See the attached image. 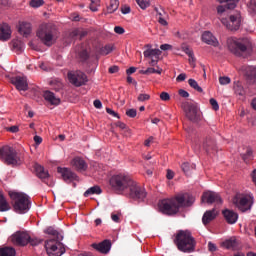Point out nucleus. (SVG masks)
Wrapping results in <instances>:
<instances>
[{
	"label": "nucleus",
	"instance_id": "1",
	"mask_svg": "<svg viewBox=\"0 0 256 256\" xmlns=\"http://www.w3.org/2000/svg\"><path fill=\"white\" fill-rule=\"evenodd\" d=\"M195 203V197L189 193H180L170 199L160 200L158 209L164 215H177L180 209L191 207Z\"/></svg>",
	"mask_w": 256,
	"mask_h": 256
},
{
	"label": "nucleus",
	"instance_id": "2",
	"mask_svg": "<svg viewBox=\"0 0 256 256\" xmlns=\"http://www.w3.org/2000/svg\"><path fill=\"white\" fill-rule=\"evenodd\" d=\"M173 243L182 253H194L197 247V241L189 230H179L174 236Z\"/></svg>",
	"mask_w": 256,
	"mask_h": 256
},
{
	"label": "nucleus",
	"instance_id": "3",
	"mask_svg": "<svg viewBox=\"0 0 256 256\" xmlns=\"http://www.w3.org/2000/svg\"><path fill=\"white\" fill-rule=\"evenodd\" d=\"M8 195L15 213L23 215L31 209V200L27 194L23 192L10 191Z\"/></svg>",
	"mask_w": 256,
	"mask_h": 256
},
{
	"label": "nucleus",
	"instance_id": "4",
	"mask_svg": "<svg viewBox=\"0 0 256 256\" xmlns=\"http://www.w3.org/2000/svg\"><path fill=\"white\" fill-rule=\"evenodd\" d=\"M229 51L238 57L247 56L251 53V41L249 38H229L227 40Z\"/></svg>",
	"mask_w": 256,
	"mask_h": 256
},
{
	"label": "nucleus",
	"instance_id": "5",
	"mask_svg": "<svg viewBox=\"0 0 256 256\" xmlns=\"http://www.w3.org/2000/svg\"><path fill=\"white\" fill-rule=\"evenodd\" d=\"M134 180L131 179V176L120 173L113 175L109 180V185L120 195H124L128 187L133 183Z\"/></svg>",
	"mask_w": 256,
	"mask_h": 256
},
{
	"label": "nucleus",
	"instance_id": "6",
	"mask_svg": "<svg viewBox=\"0 0 256 256\" xmlns=\"http://www.w3.org/2000/svg\"><path fill=\"white\" fill-rule=\"evenodd\" d=\"M37 37L40 38L44 45L51 47L55 37V26L53 24L40 25L37 31Z\"/></svg>",
	"mask_w": 256,
	"mask_h": 256
},
{
	"label": "nucleus",
	"instance_id": "7",
	"mask_svg": "<svg viewBox=\"0 0 256 256\" xmlns=\"http://www.w3.org/2000/svg\"><path fill=\"white\" fill-rule=\"evenodd\" d=\"M0 159L6 165H19L21 163V159H19V155H17V151L10 146H2L0 147Z\"/></svg>",
	"mask_w": 256,
	"mask_h": 256
},
{
	"label": "nucleus",
	"instance_id": "8",
	"mask_svg": "<svg viewBox=\"0 0 256 256\" xmlns=\"http://www.w3.org/2000/svg\"><path fill=\"white\" fill-rule=\"evenodd\" d=\"M123 195L125 197H129V199H133L134 201H145L147 192L145 191V188L141 187L137 182H135V180H133L132 184L129 185Z\"/></svg>",
	"mask_w": 256,
	"mask_h": 256
},
{
	"label": "nucleus",
	"instance_id": "9",
	"mask_svg": "<svg viewBox=\"0 0 256 256\" xmlns=\"http://www.w3.org/2000/svg\"><path fill=\"white\" fill-rule=\"evenodd\" d=\"M46 253L49 256H61L65 253V246L61 240L49 239L45 242Z\"/></svg>",
	"mask_w": 256,
	"mask_h": 256
},
{
	"label": "nucleus",
	"instance_id": "10",
	"mask_svg": "<svg viewBox=\"0 0 256 256\" xmlns=\"http://www.w3.org/2000/svg\"><path fill=\"white\" fill-rule=\"evenodd\" d=\"M221 23H223L229 31H238L239 27H241V13H232L229 16V20H227V18H222Z\"/></svg>",
	"mask_w": 256,
	"mask_h": 256
},
{
	"label": "nucleus",
	"instance_id": "11",
	"mask_svg": "<svg viewBox=\"0 0 256 256\" xmlns=\"http://www.w3.org/2000/svg\"><path fill=\"white\" fill-rule=\"evenodd\" d=\"M183 110L189 121H192V123H197L199 121V107L197 106V103L185 102L183 104Z\"/></svg>",
	"mask_w": 256,
	"mask_h": 256
},
{
	"label": "nucleus",
	"instance_id": "12",
	"mask_svg": "<svg viewBox=\"0 0 256 256\" xmlns=\"http://www.w3.org/2000/svg\"><path fill=\"white\" fill-rule=\"evenodd\" d=\"M68 79L75 87H83V85H85V83L88 81L87 75L81 71L68 73Z\"/></svg>",
	"mask_w": 256,
	"mask_h": 256
},
{
	"label": "nucleus",
	"instance_id": "13",
	"mask_svg": "<svg viewBox=\"0 0 256 256\" xmlns=\"http://www.w3.org/2000/svg\"><path fill=\"white\" fill-rule=\"evenodd\" d=\"M233 203H235L236 207L240 209V211H248L251 209V198L245 195H236L233 199Z\"/></svg>",
	"mask_w": 256,
	"mask_h": 256
},
{
	"label": "nucleus",
	"instance_id": "14",
	"mask_svg": "<svg viewBox=\"0 0 256 256\" xmlns=\"http://www.w3.org/2000/svg\"><path fill=\"white\" fill-rule=\"evenodd\" d=\"M10 241L13 245L25 247V245L29 244V235L27 232L18 231L10 237Z\"/></svg>",
	"mask_w": 256,
	"mask_h": 256
},
{
	"label": "nucleus",
	"instance_id": "15",
	"mask_svg": "<svg viewBox=\"0 0 256 256\" xmlns=\"http://www.w3.org/2000/svg\"><path fill=\"white\" fill-rule=\"evenodd\" d=\"M202 203H208L209 205L216 203V205H221L223 203V199L217 192L208 191L204 192L201 197Z\"/></svg>",
	"mask_w": 256,
	"mask_h": 256
},
{
	"label": "nucleus",
	"instance_id": "16",
	"mask_svg": "<svg viewBox=\"0 0 256 256\" xmlns=\"http://www.w3.org/2000/svg\"><path fill=\"white\" fill-rule=\"evenodd\" d=\"M10 81L18 91L29 90V83L27 82V77L25 76H15V77H12Z\"/></svg>",
	"mask_w": 256,
	"mask_h": 256
},
{
	"label": "nucleus",
	"instance_id": "17",
	"mask_svg": "<svg viewBox=\"0 0 256 256\" xmlns=\"http://www.w3.org/2000/svg\"><path fill=\"white\" fill-rule=\"evenodd\" d=\"M240 71L244 73L249 85L256 83V67L255 66H242Z\"/></svg>",
	"mask_w": 256,
	"mask_h": 256
},
{
	"label": "nucleus",
	"instance_id": "18",
	"mask_svg": "<svg viewBox=\"0 0 256 256\" xmlns=\"http://www.w3.org/2000/svg\"><path fill=\"white\" fill-rule=\"evenodd\" d=\"M57 171L61 174L63 181H65L66 183L67 181L71 183V181H77V179H79V176H77V174H75V172L71 171V169L69 168L58 167Z\"/></svg>",
	"mask_w": 256,
	"mask_h": 256
},
{
	"label": "nucleus",
	"instance_id": "19",
	"mask_svg": "<svg viewBox=\"0 0 256 256\" xmlns=\"http://www.w3.org/2000/svg\"><path fill=\"white\" fill-rule=\"evenodd\" d=\"M219 3H226L225 5H220L217 7V12L219 15L225 13V11H229V9H235L239 0H218Z\"/></svg>",
	"mask_w": 256,
	"mask_h": 256
},
{
	"label": "nucleus",
	"instance_id": "20",
	"mask_svg": "<svg viewBox=\"0 0 256 256\" xmlns=\"http://www.w3.org/2000/svg\"><path fill=\"white\" fill-rule=\"evenodd\" d=\"M87 31L83 28H75L73 29L68 36V43H73L74 41H77V39H83V37H86Z\"/></svg>",
	"mask_w": 256,
	"mask_h": 256
},
{
	"label": "nucleus",
	"instance_id": "21",
	"mask_svg": "<svg viewBox=\"0 0 256 256\" xmlns=\"http://www.w3.org/2000/svg\"><path fill=\"white\" fill-rule=\"evenodd\" d=\"M223 217L228 225H235L239 219V214L233 210L225 209L222 211Z\"/></svg>",
	"mask_w": 256,
	"mask_h": 256
},
{
	"label": "nucleus",
	"instance_id": "22",
	"mask_svg": "<svg viewBox=\"0 0 256 256\" xmlns=\"http://www.w3.org/2000/svg\"><path fill=\"white\" fill-rule=\"evenodd\" d=\"M72 167L76 170L79 171L80 173H83V171H87L89 165H87V162L81 157H75L71 161Z\"/></svg>",
	"mask_w": 256,
	"mask_h": 256
},
{
	"label": "nucleus",
	"instance_id": "23",
	"mask_svg": "<svg viewBox=\"0 0 256 256\" xmlns=\"http://www.w3.org/2000/svg\"><path fill=\"white\" fill-rule=\"evenodd\" d=\"M93 249L99 251V253H104L105 255L111 251V240H104L100 243L92 244Z\"/></svg>",
	"mask_w": 256,
	"mask_h": 256
},
{
	"label": "nucleus",
	"instance_id": "24",
	"mask_svg": "<svg viewBox=\"0 0 256 256\" xmlns=\"http://www.w3.org/2000/svg\"><path fill=\"white\" fill-rule=\"evenodd\" d=\"M202 41L207 45H212L213 47H217L219 45V41H217V38H215L213 33L210 31H206L202 34Z\"/></svg>",
	"mask_w": 256,
	"mask_h": 256
},
{
	"label": "nucleus",
	"instance_id": "25",
	"mask_svg": "<svg viewBox=\"0 0 256 256\" xmlns=\"http://www.w3.org/2000/svg\"><path fill=\"white\" fill-rule=\"evenodd\" d=\"M11 39V27L8 24H0V41H9Z\"/></svg>",
	"mask_w": 256,
	"mask_h": 256
},
{
	"label": "nucleus",
	"instance_id": "26",
	"mask_svg": "<svg viewBox=\"0 0 256 256\" xmlns=\"http://www.w3.org/2000/svg\"><path fill=\"white\" fill-rule=\"evenodd\" d=\"M43 97L45 101L50 103V105H59V103H61V99H59V97L55 96V93L49 90L44 92Z\"/></svg>",
	"mask_w": 256,
	"mask_h": 256
},
{
	"label": "nucleus",
	"instance_id": "27",
	"mask_svg": "<svg viewBox=\"0 0 256 256\" xmlns=\"http://www.w3.org/2000/svg\"><path fill=\"white\" fill-rule=\"evenodd\" d=\"M217 209L213 208L212 210H208L204 213L203 217H202V223L204 225H209V223H211V221H213L215 219V217H217Z\"/></svg>",
	"mask_w": 256,
	"mask_h": 256
},
{
	"label": "nucleus",
	"instance_id": "28",
	"mask_svg": "<svg viewBox=\"0 0 256 256\" xmlns=\"http://www.w3.org/2000/svg\"><path fill=\"white\" fill-rule=\"evenodd\" d=\"M222 247H225L226 249H231L232 251H237V249H239V241L237 240V238L232 237L222 242Z\"/></svg>",
	"mask_w": 256,
	"mask_h": 256
},
{
	"label": "nucleus",
	"instance_id": "29",
	"mask_svg": "<svg viewBox=\"0 0 256 256\" xmlns=\"http://www.w3.org/2000/svg\"><path fill=\"white\" fill-rule=\"evenodd\" d=\"M148 48L147 50L144 51V57H150L152 59H159L161 57V50L159 49H151V45L148 44L146 45Z\"/></svg>",
	"mask_w": 256,
	"mask_h": 256
},
{
	"label": "nucleus",
	"instance_id": "30",
	"mask_svg": "<svg viewBox=\"0 0 256 256\" xmlns=\"http://www.w3.org/2000/svg\"><path fill=\"white\" fill-rule=\"evenodd\" d=\"M34 169L36 171V175L39 179L42 181H45V179H49V172L45 170V168L39 164L34 165Z\"/></svg>",
	"mask_w": 256,
	"mask_h": 256
},
{
	"label": "nucleus",
	"instance_id": "31",
	"mask_svg": "<svg viewBox=\"0 0 256 256\" xmlns=\"http://www.w3.org/2000/svg\"><path fill=\"white\" fill-rule=\"evenodd\" d=\"M202 149H204L206 153H211V151H215L216 149L215 140L211 138H207L202 144Z\"/></svg>",
	"mask_w": 256,
	"mask_h": 256
},
{
	"label": "nucleus",
	"instance_id": "32",
	"mask_svg": "<svg viewBox=\"0 0 256 256\" xmlns=\"http://www.w3.org/2000/svg\"><path fill=\"white\" fill-rule=\"evenodd\" d=\"M18 31L20 35H23V37H29V35H31V23L22 22Z\"/></svg>",
	"mask_w": 256,
	"mask_h": 256
},
{
	"label": "nucleus",
	"instance_id": "33",
	"mask_svg": "<svg viewBox=\"0 0 256 256\" xmlns=\"http://www.w3.org/2000/svg\"><path fill=\"white\" fill-rule=\"evenodd\" d=\"M181 49H182V51L184 53H186V55H188L190 65H194V63H195V56L193 54V50L189 47V45L182 44L181 45Z\"/></svg>",
	"mask_w": 256,
	"mask_h": 256
},
{
	"label": "nucleus",
	"instance_id": "34",
	"mask_svg": "<svg viewBox=\"0 0 256 256\" xmlns=\"http://www.w3.org/2000/svg\"><path fill=\"white\" fill-rule=\"evenodd\" d=\"M6 211H11V205L7 201V198L3 194H0V212L5 213Z\"/></svg>",
	"mask_w": 256,
	"mask_h": 256
},
{
	"label": "nucleus",
	"instance_id": "35",
	"mask_svg": "<svg viewBox=\"0 0 256 256\" xmlns=\"http://www.w3.org/2000/svg\"><path fill=\"white\" fill-rule=\"evenodd\" d=\"M44 233H46L47 235H52V239H56L58 241H63V236L61 234H59V232L57 230H55V228L53 227H48Z\"/></svg>",
	"mask_w": 256,
	"mask_h": 256
},
{
	"label": "nucleus",
	"instance_id": "36",
	"mask_svg": "<svg viewBox=\"0 0 256 256\" xmlns=\"http://www.w3.org/2000/svg\"><path fill=\"white\" fill-rule=\"evenodd\" d=\"M102 190L101 187L99 186H93L91 188H89L85 193H84V197H89V195H101Z\"/></svg>",
	"mask_w": 256,
	"mask_h": 256
},
{
	"label": "nucleus",
	"instance_id": "37",
	"mask_svg": "<svg viewBox=\"0 0 256 256\" xmlns=\"http://www.w3.org/2000/svg\"><path fill=\"white\" fill-rule=\"evenodd\" d=\"M16 252L12 247L0 248V256H15Z\"/></svg>",
	"mask_w": 256,
	"mask_h": 256
},
{
	"label": "nucleus",
	"instance_id": "38",
	"mask_svg": "<svg viewBox=\"0 0 256 256\" xmlns=\"http://www.w3.org/2000/svg\"><path fill=\"white\" fill-rule=\"evenodd\" d=\"M119 9V0H110V4L107 7L108 13H115Z\"/></svg>",
	"mask_w": 256,
	"mask_h": 256
},
{
	"label": "nucleus",
	"instance_id": "39",
	"mask_svg": "<svg viewBox=\"0 0 256 256\" xmlns=\"http://www.w3.org/2000/svg\"><path fill=\"white\" fill-rule=\"evenodd\" d=\"M181 169L185 175H189L191 173V170L195 169V165L189 164V162H184L181 165Z\"/></svg>",
	"mask_w": 256,
	"mask_h": 256
},
{
	"label": "nucleus",
	"instance_id": "40",
	"mask_svg": "<svg viewBox=\"0 0 256 256\" xmlns=\"http://www.w3.org/2000/svg\"><path fill=\"white\" fill-rule=\"evenodd\" d=\"M188 85L192 87V89H195V91H198V93H203V88L199 86V83L195 81V79H189L188 80Z\"/></svg>",
	"mask_w": 256,
	"mask_h": 256
},
{
	"label": "nucleus",
	"instance_id": "41",
	"mask_svg": "<svg viewBox=\"0 0 256 256\" xmlns=\"http://www.w3.org/2000/svg\"><path fill=\"white\" fill-rule=\"evenodd\" d=\"M242 159L243 161H245L246 163H249V161H251V159H253V150H251L250 148L247 149L246 153L242 155Z\"/></svg>",
	"mask_w": 256,
	"mask_h": 256
},
{
	"label": "nucleus",
	"instance_id": "42",
	"mask_svg": "<svg viewBox=\"0 0 256 256\" xmlns=\"http://www.w3.org/2000/svg\"><path fill=\"white\" fill-rule=\"evenodd\" d=\"M23 47H25V44L23 42L16 40L13 42V48L18 52L21 53L23 51Z\"/></svg>",
	"mask_w": 256,
	"mask_h": 256
},
{
	"label": "nucleus",
	"instance_id": "43",
	"mask_svg": "<svg viewBox=\"0 0 256 256\" xmlns=\"http://www.w3.org/2000/svg\"><path fill=\"white\" fill-rule=\"evenodd\" d=\"M43 5H45L44 0H30V6H32L34 9L43 7Z\"/></svg>",
	"mask_w": 256,
	"mask_h": 256
},
{
	"label": "nucleus",
	"instance_id": "44",
	"mask_svg": "<svg viewBox=\"0 0 256 256\" xmlns=\"http://www.w3.org/2000/svg\"><path fill=\"white\" fill-rule=\"evenodd\" d=\"M157 69L150 67L146 69L147 75H152L153 73H157V75H161L163 73V69L159 68V66H156Z\"/></svg>",
	"mask_w": 256,
	"mask_h": 256
},
{
	"label": "nucleus",
	"instance_id": "45",
	"mask_svg": "<svg viewBox=\"0 0 256 256\" xmlns=\"http://www.w3.org/2000/svg\"><path fill=\"white\" fill-rule=\"evenodd\" d=\"M51 85L53 86L54 91H61V89H63V83L61 81H52Z\"/></svg>",
	"mask_w": 256,
	"mask_h": 256
},
{
	"label": "nucleus",
	"instance_id": "46",
	"mask_svg": "<svg viewBox=\"0 0 256 256\" xmlns=\"http://www.w3.org/2000/svg\"><path fill=\"white\" fill-rule=\"evenodd\" d=\"M234 91H235V94L240 95V97H243L245 95V89L241 85L235 86Z\"/></svg>",
	"mask_w": 256,
	"mask_h": 256
},
{
	"label": "nucleus",
	"instance_id": "47",
	"mask_svg": "<svg viewBox=\"0 0 256 256\" xmlns=\"http://www.w3.org/2000/svg\"><path fill=\"white\" fill-rule=\"evenodd\" d=\"M248 9L250 13H256V0H250Z\"/></svg>",
	"mask_w": 256,
	"mask_h": 256
},
{
	"label": "nucleus",
	"instance_id": "48",
	"mask_svg": "<svg viewBox=\"0 0 256 256\" xmlns=\"http://www.w3.org/2000/svg\"><path fill=\"white\" fill-rule=\"evenodd\" d=\"M210 105L214 111H219V103L215 98L210 99Z\"/></svg>",
	"mask_w": 256,
	"mask_h": 256
},
{
	"label": "nucleus",
	"instance_id": "49",
	"mask_svg": "<svg viewBox=\"0 0 256 256\" xmlns=\"http://www.w3.org/2000/svg\"><path fill=\"white\" fill-rule=\"evenodd\" d=\"M137 5H139L140 9H146L149 7V2L145 0H136Z\"/></svg>",
	"mask_w": 256,
	"mask_h": 256
},
{
	"label": "nucleus",
	"instance_id": "50",
	"mask_svg": "<svg viewBox=\"0 0 256 256\" xmlns=\"http://www.w3.org/2000/svg\"><path fill=\"white\" fill-rule=\"evenodd\" d=\"M220 85H229L231 83V78L224 76L219 78Z\"/></svg>",
	"mask_w": 256,
	"mask_h": 256
},
{
	"label": "nucleus",
	"instance_id": "51",
	"mask_svg": "<svg viewBox=\"0 0 256 256\" xmlns=\"http://www.w3.org/2000/svg\"><path fill=\"white\" fill-rule=\"evenodd\" d=\"M113 51V46L111 45H106L105 48H102L101 53L102 55H109Z\"/></svg>",
	"mask_w": 256,
	"mask_h": 256
},
{
	"label": "nucleus",
	"instance_id": "52",
	"mask_svg": "<svg viewBox=\"0 0 256 256\" xmlns=\"http://www.w3.org/2000/svg\"><path fill=\"white\" fill-rule=\"evenodd\" d=\"M79 57L81 61H87V59H89V52H87V50H82L79 54Z\"/></svg>",
	"mask_w": 256,
	"mask_h": 256
},
{
	"label": "nucleus",
	"instance_id": "53",
	"mask_svg": "<svg viewBox=\"0 0 256 256\" xmlns=\"http://www.w3.org/2000/svg\"><path fill=\"white\" fill-rule=\"evenodd\" d=\"M137 99L140 102L149 101V99H151V96L149 94H139Z\"/></svg>",
	"mask_w": 256,
	"mask_h": 256
},
{
	"label": "nucleus",
	"instance_id": "54",
	"mask_svg": "<svg viewBox=\"0 0 256 256\" xmlns=\"http://www.w3.org/2000/svg\"><path fill=\"white\" fill-rule=\"evenodd\" d=\"M127 117H131L132 119L137 117V110L136 109H129L126 111Z\"/></svg>",
	"mask_w": 256,
	"mask_h": 256
},
{
	"label": "nucleus",
	"instance_id": "55",
	"mask_svg": "<svg viewBox=\"0 0 256 256\" xmlns=\"http://www.w3.org/2000/svg\"><path fill=\"white\" fill-rule=\"evenodd\" d=\"M28 243H30V245H32V246L39 245V243H41V239H39V238H31V236H29Z\"/></svg>",
	"mask_w": 256,
	"mask_h": 256
},
{
	"label": "nucleus",
	"instance_id": "56",
	"mask_svg": "<svg viewBox=\"0 0 256 256\" xmlns=\"http://www.w3.org/2000/svg\"><path fill=\"white\" fill-rule=\"evenodd\" d=\"M160 99H161L162 101H169V100L171 99V96H170L169 93H167V92H162V93L160 94Z\"/></svg>",
	"mask_w": 256,
	"mask_h": 256
},
{
	"label": "nucleus",
	"instance_id": "57",
	"mask_svg": "<svg viewBox=\"0 0 256 256\" xmlns=\"http://www.w3.org/2000/svg\"><path fill=\"white\" fill-rule=\"evenodd\" d=\"M114 32L117 33L118 35H123V33H125V29L121 26H115Z\"/></svg>",
	"mask_w": 256,
	"mask_h": 256
},
{
	"label": "nucleus",
	"instance_id": "58",
	"mask_svg": "<svg viewBox=\"0 0 256 256\" xmlns=\"http://www.w3.org/2000/svg\"><path fill=\"white\" fill-rule=\"evenodd\" d=\"M100 5H101V3L96 4V3L91 2V3H90V9H91L93 12H97V11H99V6H100Z\"/></svg>",
	"mask_w": 256,
	"mask_h": 256
},
{
	"label": "nucleus",
	"instance_id": "59",
	"mask_svg": "<svg viewBox=\"0 0 256 256\" xmlns=\"http://www.w3.org/2000/svg\"><path fill=\"white\" fill-rule=\"evenodd\" d=\"M208 250L214 253V251H217V246L213 242H208Z\"/></svg>",
	"mask_w": 256,
	"mask_h": 256
},
{
	"label": "nucleus",
	"instance_id": "60",
	"mask_svg": "<svg viewBox=\"0 0 256 256\" xmlns=\"http://www.w3.org/2000/svg\"><path fill=\"white\" fill-rule=\"evenodd\" d=\"M121 12L123 13V15H127V14L131 13V7H129V6H123V7L121 8Z\"/></svg>",
	"mask_w": 256,
	"mask_h": 256
},
{
	"label": "nucleus",
	"instance_id": "61",
	"mask_svg": "<svg viewBox=\"0 0 256 256\" xmlns=\"http://www.w3.org/2000/svg\"><path fill=\"white\" fill-rule=\"evenodd\" d=\"M160 49H161L162 51H170V49H173V46H171L170 44H162V45L160 46Z\"/></svg>",
	"mask_w": 256,
	"mask_h": 256
},
{
	"label": "nucleus",
	"instance_id": "62",
	"mask_svg": "<svg viewBox=\"0 0 256 256\" xmlns=\"http://www.w3.org/2000/svg\"><path fill=\"white\" fill-rule=\"evenodd\" d=\"M106 112L108 115H112V117H117L119 119V114H117V112L113 111L111 108H106Z\"/></svg>",
	"mask_w": 256,
	"mask_h": 256
},
{
	"label": "nucleus",
	"instance_id": "63",
	"mask_svg": "<svg viewBox=\"0 0 256 256\" xmlns=\"http://www.w3.org/2000/svg\"><path fill=\"white\" fill-rule=\"evenodd\" d=\"M185 79H187V74L181 73L177 76L176 81L181 82V81H185Z\"/></svg>",
	"mask_w": 256,
	"mask_h": 256
},
{
	"label": "nucleus",
	"instance_id": "64",
	"mask_svg": "<svg viewBox=\"0 0 256 256\" xmlns=\"http://www.w3.org/2000/svg\"><path fill=\"white\" fill-rule=\"evenodd\" d=\"M178 93H179L180 97H184V98L189 97V92H187V91H185V90H183V89H180V90L178 91Z\"/></svg>",
	"mask_w": 256,
	"mask_h": 256
}]
</instances>
